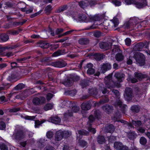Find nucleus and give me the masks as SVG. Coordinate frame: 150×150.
Returning a JSON list of instances; mask_svg holds the SVG:
<instances>
[{"label": "nucleus", "instance_id": "1", "mask_svg": "<svg viewBox=\"0 0 150 150\" xmlns=\"http://www.w3.org/2000/svg\"><path fill=\"white\" fill-rule=\"evenodd\" d=\"M137 64L140 66L144 65L145 64L144 56L142 54L139 52L135 53L134 56Z\"/></svg>", "mask_w": 150, "mask_h": 150}, {"label": "nucleus", "instance_id": "2", "mask_svg": "<svg viewBox=\"0 0 150 150\" xmlns=\"http://www.w3.org/2000/svg\"><path fill=\"white\" fill-rule=\"evenodd\" d=\"M79 110V108L77 106L73 107L72 108L69 107L67 111L64 114V117L65 118H68L73 116V112H77Z\"/></svg>", "mask_w": 150, "mask_h": 150}, {"label": "nucleus", "instance_id": "3", "mask_svg": "<svg viewBox=\"0 0 150 150\" xmlns=\"http://www.w3.org/2000/svg\"><path fill=\"white\" fill-rule=\"evenodd\" d=\"M25 133L23 131L19 130L17 131L13 134L12 137L13 139L19 141L25 138Z\"/></svg>", "mask_w": 150, "mask_h": 150}, {"label": "nucleus", "instance_id": "4", "mask_svg": "<svg viewBox=\"0 0 150 150\" xmlns=\"http://www.w3.org/2000/svg\"><path fill=\"white\" fill-rule=\"evenodd\" d=\"M46 102V99L45 97L41 96L40 98L37 97L33 98L32 100L33 104L35 106L39 105L44 104Z\"/></svg>", "mask_w": 150, "mask_h": 150}, {"label": "nucleus", "instance_id": "5", "mask_svg": "<svg viewBox=\"0 0 150 150\" xmlns=\"http://www.w3.org/2000/svg\"><path fill=\"white\" fill-rule=\"evenodd\" d=\"M112 43L110 42H102L99 43V46L100 48L104 50H108L111 47Z\"/></svg>", "mask_w": 150, "mask_h": 150}, {"label": "nucleus", "instance_id": "6", "mask_svg": "<svg viewBox=\"0 0 150 150\" xmlns=\"http://www.w3.org/2000/svg\"><path fill=\"white\" fill-rule=\"evenodd\" d=\"M146 0H135L134 4L138 8H141L147 5Z\"/></svg>", "mask_w": 150, "mask_h": 150}, {"label": "nucleus", "instance_id": "7", "mask_svg": "<svg viewBox=\"0 0 150 150\" xmlns=\"http://www.w3.org/2000/svg\"><path fill=\"white\" fill-rule=\"evenodd\" d=\"M67 64V63L63 61L54 62L51 63V65L52 66L57 67H64Z\"/></svg>", "mask_w": 150, "mask_h": 150}, {"label": "nucleus", "instance_id": "8", "mask_svg": "<svg viewBox=\"0 0 150 150\" xmlns=\"http://www.w3.org/2000/svg\"><path fill=\"white\" fill-rule=\"evenodd\" d=\"M111 68V65L109 63H105L102 64L101 67L100 71L102 73H104L107 70Z\"/></svg>", "mask_w": 150, "mask_h": 150}, {"label": "nucleus", "instance_id": "9", "mask_svg": "<svg viewBox=\"0 0 150 150\" xmlns=\"http://www.w3.org/2000/svg\"><path fill=\"white\" fill-rule=\"evenodd\" d=\"M125 97L128 100H130L132 96V90L131 88L129 87L126 88L125 90Z\"/></svg>", "mask_w": 150, "mask_h": 150}, {"label": "nucleus", "instance_id": "10", "mask_svg": "<svg viewBox=\"0 0 150 150\" xmlns=\"http://www.w3.org/2000/svg\"><path fill=\"white\" fill-rule=\"evenodd\" d=\"M112 75L110 74L105 77L104 79V82L105 86L106 87L108 88H110L111 87L110 84L112 78Z\"/></svg>", "mask_w": 150, "mask_h": 150}, {"label": "nucleus", "instance_id": "11", "mask_svg": "<svg viewBox=\"0 0 150 150\" xmlns=\"http://www.w3.org/2000/svg\"><path fill=\"white\" fill-rule=\"evenodd\" d=\"M115 129L114 126L112 125L107 124L105 127V131L107 132L112 133Z\"/></svg>", "mask_w": 150, "mask_h": 150}, {"label": "nucleus", "instance_id": "12", "mask_svg": "<svg viewBox=\"0 0 150 150\" xmlns=\"http://www.w3.org/2000/svg\"><path fill=\"white\" fill-rule=\"evenodd\" d=\"M63 131L59 130L57 132L55 135V139L57 141H59L62 139L64 137Z\"/></svg>", "mask_w": 150, "mask_h": 150}, {"label": "nucleus", "instance_id": "13", "mask_svg": "<svg viewBox=\"0 0 150 150\" xmlns=\"http://www.w3.org/2000/svg\"><path fill=\"white\" fill-rule=\"evenodd\" d=\"M37 44L38 46L42 48H47L50 46L48 43L43 41H40L37 42Z\"/></svg>", "mask_w": 150, "mask_h": 150}, {"label": "nucleus", "instance_id": "14", "mask_svg": "<svg viewBox=\"0 0 150 150\" xmlns=\"http://www.w3.org/2000/svg\"><path fill=\"white\" fill-rule=\"evenodd\" d=\"M102 108L103 110L108 113L111 112L113 110L112 106L107 104L103 106L102 107Z\"/></svg>", "mask_w": 150, "mask_h": 150}, {"label": "nucleus", "instance_id": "15", "mask_svg": "<svg viewBox=\"0 0 150 150\" xmlns=\"http://www.w3.org/2000/svg\"><path fill=\"white\" fill-rule=\"evenodd\" d=\"M135 77L136 78L139 80H142L143 79L147 77V75L146 74H143L142 73L135 72L134 73Z\"/></svg>", "mask_w": 150, "mask_h": 150}, {"label": "nucleus", "instance_id": "16", "mask_svg": "<svg viewBox=\"0 0 150 150\" xmlns=\"http://www.w3.org/2000/svg\"><path fill=\"white\" fill-rule=\"evenodd\" d=\"M81 107L82 110H87L90 109L91 106L89 103L87 102L83 103L81 105Z\"/></svg>", "mask_w": 150, "mask_h": 150}, {"label": "nucleus", "instance_id": "17", "mask_svg": "<svg viewBox=\"0 0 150 150\" xmlns=\"http://www.w3.org/2000/svg\"><path fill=\"white\" fill-rule=\"evenodd\" d=\"M79 44L81 45H87L89 43V40L86 38H81L78 41Z\"/></svg>", "mask_w": 150, "mask_h": 150}, {"label": "nucleus", "instance_id": "18", "mask_svg": "<svg viewBox=\"0 0 150 150\" xmlns=\"http://www.w3.org/2000/svg\"><path fill=\"white\" fill-rule=\"evenodd\" d=\"M115 76L117 79L118 82L120 83L122 81V79L124 77L125 75L122 74L117 73L115 74Z\"/></svg>", "mask_w": 150, "mask_h": 150}, {"label": "nucleus", "instance_id": "19", "mask_svg": "<svg viewBox=\"0 0 150 150\" xmlns=\"http://www.w3.org/2000/svg\"><path fill=\"white\" fill-rule=\"evenodd\" d=\"M50 121L53 123L57 124L60 122L61 119L58 117L56 116L51 117Z\"/></svg>", "mask_w": 150, "mask_h": 150}, {"label": "nucleus", "instance_id": "20", "mask_svg": "<svg viewBox=\"0 0 150 150\" xmlns=\"http://www.w3.org/2000/svg\"><path fill=\"white\" fill-rule=\"evenodd\" d=\"M98 92H102L103 94H106L109 93V91L107 88L104 86H100L98 88Z\"/></svg>", "mask_w": 150, "mask_h": 150}, {"label": "nucleus", "instance_id": "21", "mask_svg": "<svg viewBox=\"0 0 150 150\" xmlns=\"http://www.w3.org/2000/svg\"><path fill=\"white\" fill-rule=\"evenodd\" d=\"M67 8L68 7L67 5H63L60 6L59 8L57 9L56 10L55 12L57 13H60L66 10Z\"/></svg>", "mask_w": 150, "mask_h": 150}, {"label": "nucleus", "instance_id": "22", "mask_svg": "<svg viewBox=\"0 0 150 150\" xmlns=\"http://www.w3.org/2000/svg\"><path fill=\"white\" fill-rule=\"evenodd\" d=\"M144 44L142 42H140L137 44L134 47L135 50L139 51L142 49L144 46Z\"/></svg>", "mask_w": 150, "mask_h": 150}, {"label": "nucleus", "instance_id": "23", "mask_svg": "<svg viewBox=\"0 0 150 150\" xmlns=\"http://www.w3.org/2000/svg\"><path fill=\"white\" fill-rule=\"evenodd\" d=\"M123 144L120 142H115L114 144V147L117 150H120Z\"/></svg>", "mask_w": 150, "mask_h": 150}, {"label": "nucleus", "instance_id": "24", "mask_svg": "<svg viewBox=\"0 0 150 150\" xmlns=\"http://www.w3.org/2000/svg\"><path fill=\"white\" fill-rule=\"evenodd\" d=\"M137 137V134L134 132H129L128 134V138L130 139L133 140Z\"/></svg>", "mask_w": 150, "mask_h": 150}, {"label": "nucleus", "instance_id": "25", "mask_svg": "<svg viewBox=\"0 0 150 150\" xmlns=\"http://www.w3.org/2000/svg\"><path fill=\"white\" fill-rule=\"evenodd\" d=\"M140 107L138 105H134L132 106L131 108V110L133 112H139Z\"/></svg>", "mask_w": 150, "mask_h": 150}, {"label": "nucleus", "instance_id": "26", "mask_svg": "<svg viewBox=\"0 0 150 150\" xmlns=\"http://www.w3.org/2000/svg\"><path fill=\"white\" fill-rule=\"evenodd\" d=\"M98 142L101 144L104 143L105 142V139L104 137L102 136H99L97 139Z\"/></svg>", "mask_w": 150, "mask_h": 150}, {"label": "nucleus", "instance_id": "27", "mask_svg": "<svg viewBox=\"0 0 150 150\" xmlns=\"http://www.w3.org/2000/svg\"><path fill=\"white\" fill-rule=\"evenodd\" d=\"M115 58L117 61H121L123 59L124 57L122 54L121 53H120L116 54Z\"/></svg>", "mask_w": 150, "mask_h": 150}, {"label": "nucleus", "instance_id": "28", "mask_svg": "<svg viewBox=\"0 0 150 150\" xmlns=\"http://www.w3.org/2000/svg\"><path fill=\"white\" fill-rule=\"evenodd\" d=\"M0 38L4 42L7 41L9 39L8 36L6 34H2L0 35Z\"/></svg>", "mask_w": 150, "mask_h": 150}, {"label": "nucleus", "instance_id": "29", "mask_svg": "<svg viewBox=\"0 0 150 150\" xmlns=\"http://www.w3.org/2000/svg\"><path fill=\"white\" fill-rule=\"evenodd\" d=\"M79 4L81 7L84 9L89 5V3L88 2H85L83 1H81L79 2Z\"/></svg>", "mask_w": 150, "mask_h": 150}, {"label": "nucleus", "instance_id": "30", "mask_svg": "<svg viewBox=\"0 0 150 150\" xmlns=\"http://www.w3.org/2000/svg\"><path fill=\"white\" fill-rule=\"evenodd\" d=\"M78 133L80 135H89V132L84 129H81L78 130Z\"/></svg>", "mask_w": 150, "mask_h": 150}, {"label": "nucleus", "instance_id": "31", "mask_svg": "<svg viewBox=\"0 0 150 150\" xmlns=\"http://www.w3.org/2000/svg\"><path fill=\"white\" fill-rule=\"evenodd\" d=\"M105 57V55L103 54H97L95 56V58L96 60H100L103 59Z\"/></svg>", "mask_w": 150, "mask_h": 150}, {"label": "nucleus", "instance_id": "32", "mask_svg": "<svg viewBox=\"0 0 150 150\" xmlns=\"http://www.w3.org/2000/svg\"><path fill=\"white\" fill-rule=\"evenodd\" d=\"M132 123L133 125L137 127H139L142 124L140 120H132Z\"/></svg>", "mask_w": 150, "mask_h": 150}, {"label": "nucleus", "instance_id": "33", "mask_svg": "<svg viewBox=\"0 0 150 150\" xmlns=\"http://www.w3.org/2000/svg\"><path fill=\"white\" fill-rule=\"evenodd\" d=\"M147 140L144 137H141L139 140V142L142 145H145L147 143Z\"/></svg>", "mask_w": 150, "mask_h": 150}, {"label": "nucleus", "instance_id": "34", "mask_svg": "<svg viewBox=\"0 0 150 150\" xmlns=\"http://www.w3.org/2000/svg\"><path fill=\"white\" fill-rule=\"evenodd\" d=\"M115 105L116 106H119L120 108H124V105L122 104L121 101L118 99L117 100L115 103Z\"/></svg>", "mask_w": 150, "mask_h": 150}, {"label": "nucleus", "instance_id": "35", "mask_svg": "<svg viewBox=\"0 0 150 150\" xmlns=\"http://www.w3.org/2000/svg\"><path fill=\"white\" fill-rule=\"evenodd\" d=\"M134 92L138 96L141 95L142 93V91L138 87L134 88Z\"/></svg>", "mask_w": 150, "mask_h": 150}, {"label": "nucleus", "instance_id": "36", "mask_svg": "<svg viewBox=\"0 0 150 150\" xmlns=\"http://www.w3.org/2000/svg\"><path fill=\"white\" fill-rule=\"evenodd\" d=\"M76 93L75 90L68 91L65 92V93L67 95H71V96H74Z\"/></svg>", "mask_w": 150, "mask_h": 150}, {"label": "nucleus", "instance_id": "37", "mask_svg": "<svg viewBox=\"0 0 150 150\" xmlns=\"http://www.w3.org/2000/svg\"><path fill=\"white\" fill-rule=\"evenodd\" d=\"M53 107V105L52 104L48 103L46 104L44 107V109L45 110L47 111L51 109Z\"/></svg>", "mask_w": 150, "mask_h": 150}, {"label": "nucleus", "instance_id": "38", "mask_svg": "<svg viewBox=\"0 0 150 150\" xmlns=\"http://www.w3.org/2000/svg\"><path fill=\"white\" fill-rule=\"evenodd\" d=\"M89 81L86 80H82L81 83V85L83 88L86 87L88 86Z\"/></svg>", "mask_w": 150, "mask_h": 150}, {"label": "nucleus", "instance_id": "39", "mask_svg": "<svg viewBox=\"0 0 150 150\" xmlns=\"http://www.w3.org/2000/svg\"><path fill=\"white\" fill-rule=\"evenodd\" d=\"M112 21L114 24V26L115 27H117L119 23V21L117 18H116L114 17L113 18V19L112 20Z\"/></svg>", "mask_w": 150, "mask_h": 150}, {"label": "nucleus", "instance_id": "40", "mask_svg": "<svg viewBox=\"0 0 150 150\" xmlns=\"http://www.w3.org/2000/svg\"><path fill=\"white\" fill-rule=\"evenodd\" d=\"M89 120L88 122V124L90 125H91V123L95 119V118L93 117V116L91 115L88 118Z\"/></svg>", "mask_w": 150, "mask_h": 150}, {"label": "nucleus", "instance_id": "41", "mask_svg": "<svg viewBox=\"0 0 150 150\" xmlns=\"http://www.w3.org/2000/svg\"><path fill=\"white\" fill-rule=\"evenodd\" d=\"M24 87V85L23 83H19L15 87V89L16 90L22 89Z\"/></svg>", "mask_w": 150, "mask_h": 150}, {"label": "nucleus", "instance_id": "42", "mask_svg": "<svg viewBox=\"0 0 150 150\" xmlns=\"http://www.w3.org/2000/svg\"><path fill=\"white\" fill-rule=\"evenodd\" d=\"M52 6L49 5L47 6L45 8V10L47 14H49L52 10Z\"/></svg>", "mask_w": 150, "mask_h": 150}, {"label": "nucleus", "instance_id": "43", "mask_svg": "<svg viewBox=\"0 0 150 150\" xmlns=\"http://www.w3.org/2000/svg\"><path fill=\"white\" fill-rule=\"evenodd\" d=\"M63 136L65 137H68L71 136V132L68 131H64L63 132Z\"/></svg>", "mask_w": 150, "mask_h": 150}, {"label": "nucleus", "instance_id": "44", "mask_svg": "<svg viewBox=\"0 0 150 150\" xmlns=\"http://www.w3.org/2000/svg\"><path fill=\"white\" fill-rule=\"evenodd\" d=\"M0 148L1 150H8V148L7 146L3 143L0 144Z\"/></svg>", "mask_w": 150, "mask_h": 150}, {"label": "nucleus", "instance_id": "45", "mask_svg": "<svg viewBox=\"0 0 150 150\" xmlns=\"http://www.w3.org/2000/svg\"><path fill=\"white\" fill-rule=\"evenodd\" d=\"M105 99L101 100L99 103L101 104H104L108 102L109 100V99L106 96H105Z\"/></svg>", "mask_w": 150, "mask_h": 150}, {"label": "nucleus", "instance_id": "46", "mask_svg": "<svg viewBox=\"0 0 150 150\" xmlns=\"http://www.w3.org/2000/svg\"><path fill=\"white\" fill-rule=\"evenodd\" d=\"M120 49L117 47H115L112 50V53L113 54L115 53L116 52H120Z\"/></svg>", "mask_w": 150, "mask_h": 150}, {"label": "nucleus", "instance_id": "47", "mask_svg": "<svg viewBox=\"0 0 150 150\" xmlns=\"http://www.w3.org/2000/svg\"><path fill=\"white\" fill-rule=\"evenodd\" d=\"M6 125L4 122L3 121L0 122V129L3 130L6 128Z\"/></svg>", "mask_w": 150, "mask_h": 150}, {"label": "nucleus", "instance_id": "48", "mask_svg": "<svg viewBox=\"0 0 150 150\" xmlns=\"http://www.w3.org/2000/svg\"><path fill=\"white\" fill-rule=\"evenodd\" d=\"M46 136L48 138L51 139L53 137V134L52 132L49 131L47 133Z\"/></svg>", "mask_w": 150, "mask_h": 150}, {"label": "nucleus", "instance_id": "49", "mask_svg": "<svg viewBox=\"0 0 150 150\" xmlns=\"http://www.w3.org/2000/svg\"><path fill=\"white\" fill-rule=\"evenodd\" d=\"M95 72V70L93 68L90 69H88L87 70V73L89 74H93Z\"/></svg>", "mask_w": 150, "mask_h": 150}, {"label": "nucleus", "instance_id": "50", "mask_svg": "<svg viewBox=\"0 0 150 150\" xmlns=\"http://www.w3.org/2000/svg\"><path fill=\"white\" fill-rule=\"evenodd\" d=\"M93 35L96 37H99L101 35L100 33L98 31H95L93 33Z\"/></svg>", "mask_w": 150, "mask_h": 150}, {"label": "nucleus", "instance_id": "51", "mask_svg": "<svg viewBox=\"0 0 150 150\" xmlns=\"http://www.w3.org/2000/svg\"><path fill=\"white\" fill-rule=\"evenodd\" d=\"M80 145L83 147L86 146L87 144V142L83 140H81L79 141Z\"/></svg>", "mask_w": 150, "mask_h": 150}, {"label": "nucleus", "instance_id": "52", "mask_svg": "<svg viewBox=\"0 0 150 150\" xmlns=\"http://www.w3.org/2000/svg\"><path fill=\"white\" fill-rule=\"evenodd\" d=\"M53 96V94L50 93H48L46 95V98L47 100L48 101H49L51 100Z\"/></svg>", "mask_w": 150, "mask_h": 150}, {"label": "nucleus", "instance_id": "53", "mask_svg": "<svg viewBox=\"0 0 150 150\" xmlns=\"http://www.w3.org/2000/svg\"><path fill=\"white\" fill-rule=\"evenodd\" d=\"M135 0H125L126 3L128 5L134 4Z\"/></svg>", "mask_w": 150, "mask_h": 150}, {"label": "nucleus", "instance_id": "54", "mask_svg": "<svg viewBox=\"0 0 150 150\" xmlns=\"http://www.w3.org/2000/svg\"><path fill=\"white\" fill-rule=\"evenodd\" d=\"M125 43L126 45L128 46L130 45L131 44V41L129 38H127L125 40Z\"/></svg>", "mask_w": 150, "mask_h": 150}, {"label": "nucleus", "instance_id": "55", "mask_svg": "<svg viewBox=\"0 0 150 150\" xmlns=\"http://www.w3.org/2000/svg\"><path fill=\"white\" fill-rule=\"evenodd\" d=\"M132 57H129V58H127V63L128 65L131 64L132 63Z\"/></svg>", "mask_w": 150, "mask_h": 150}, {"label": "nucleus", "instance_id": "56", "mask_svg": "<svg viewBox=\"0 0 150 150\" xmlns=\"http://www.w3.org/2000/svg\"><path fill=\"white\" fill-rule=\"evenodd\" d=\"M9 33L10 34H11L13 35H16L18 34L19 32L18 30H12V31H10L9 32Z\"/></svg>", "mask_w": 150, "mask_h": 150}, {"label": "nucleus", "instance_id": "57", "mask_svg": "<svg viewBox=\"0 0 150 150\" xmlns=\"http://www.w3.org/2000/svg\"><path fill=\"white\" fill-rule=\"evenodd\" d=\"M42 10H40L39 12H38L34 14H32L30 16V17L31 18H33L35 17V16L39 15L42 12Z\"/></svg>", "mask_w": 150, "mask_h": 150}, {"label": "nucleus", "instance_id": "58", "mask_svg": "<svg viewBox=\"0 0 150 150\" xmlns=\"http://www.w3.org/2000/svg\"><path fill=\"white\" fill-rule=\"evenodd\" d=\"M88 130L89 131L92 133L93 134H95L96 132L95 129L94 128H92L91 126L88 127Z\"/></svg>", "mask_w": 150, "mask_h": 150}, {"label": "nucleus", "instance_id": "59", "mask_svg": "<svg viewBox=\"0 0 150 150\" xmlns=\"http://www.w3.org/2000/svg\"><path fill=\"white\" fill-rule=\"evenodd\" d=\"M112 3L115 4L116 6H119L121 5V2L116 0H113L112 1Z\"/></svg>", "mask_w": 150, "mask_h": 150}, {"label": "nucleus", "instance_id": "60", "mask_svg": "<svg viewBox=\"0 0 150 150\" xmlns=\"http://www.w3.org/2000/svg\"><path fill=\"white\" fill-rule=\"evenodd\" d=\"M64 31V29L62 28H58L55 31V34L56 35H58L60 33Z\"/></svg>", "mask_w": 150, "mask_h": 150}, {"label": "nucleus", "instance_id": "61", "mask_svg": "<svg viewBox=\"0 0 150 150\" xmlns=\"http://www.w3.org/2000/svg\"><path fill=\"white\" fill-rule=\"evenodd\" d=\"M136 78H129V81L132 83H135L138 82L137 79Z\"/></svg>", "mask_w": 150, "mask_h": 150}, {"label": "nucleus", "instance_id": "62", "mask_svg": "<svg viewBox=\"0 0 150 150\" xmlns=\"http://www.w3.org/2000/svg\"><path fill=\"white\" fill-rule=\"evenodd\" d=\"M63 84L66 86H70L71 85L70 81L69 79H67L66 81L63 82Z\"/></svg>", "mask_w": 150, "mask_h": 150}, {"label": "nucleus", "instance_id": "63", "mask_svg": "<svg viewBox=\"0 0 150 150\" xmlns=\"http://www.w3.org/2000/svg\"><path fill=\"white\" fill-rule=\"evenodd\" d=\"M130 21H128L125 23L124 25V26L126 28L128 29L130 27L131 25Z\"/></svg>", "mask_w": 150, "mask_h": 150}, {"label": "nucleus", "instance_id": "64", "mask_svg": "<svg viewBox=\"0 0 150 150\" xmlns=\"http://www.w3.org/2000/svg\"><path fill=\"white\" fill-rule=\"evenodd\" d=\"M91 94L93 95H96L98 94V92L96 89H93L91 90Z\"/></svg>", "mask_w": 150, "mask_h": 150}]
</instances>
